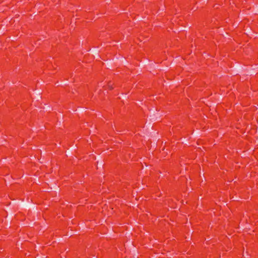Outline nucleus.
Returning <instances> with one entry per match:
<instances>
[{"label":"nucleus","mask_w":258,"mask_h":258,"mask_svg":"<svg viewBox=\"0 0 258 258\" xmlns=\"http://www.w3.org/2000/svg\"><path fill=\"white\" fill-rule=\"evenodd\" d=\"M108 87L110 89H112L113 88L112 87L109 85H108Z\"/></svg>","instance_id":"2"},{"label":"nucleus","mask_w":258,"mask_h":258,"mask_svg":"<svg viewBox=\"0 0 258 258\" xmlns=\"http://www.w3.org/2000/svg\"><path fill=\"white\" fill-rule=\"evenodd\" d=\"M154 115H151L150 117H151V119L155 120L157 119V117H154Z\"/></svg>","instance_id":"1"}]
</instances>
